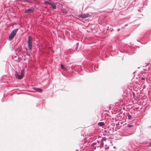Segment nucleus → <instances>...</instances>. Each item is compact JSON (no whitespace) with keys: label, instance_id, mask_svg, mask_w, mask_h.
I'll list each match as a JSON object with an SVG mask.
<instances>
[{"label":"nucleus","instance_id":"4","mask_svg":"<svg viewBox=\"0 0 151 151\" xmlns=\"http://www.w3.org/2000/svg\"><path fill=\"white\" fill-rule=\"evenodd\" d=\"M99 68V65L98 63L95 64L94 65L93 64L90 63L89 64H87L84 67V70L87 73H91L93 71V68L96 71L98 70L97 69Z\"/></svg>","mask_w":151,"mask_h":151},{"label":"nucleus","instance_id":"32","mask_svg":"<svg viewBox=\"0 0 151 151\" xmlns=\"http://www.w3.org/2000/svg\"><path fill=\"white\" fill-rule=\"evenodd\" d=\"M147 128L148 129L151 128V126H148Z\"/></svg>","mask_w":151,"mask_h":151},{"label":"nucleus","instance_id":"43","mask_svg":"<svg viewBox=\"0 0 151 151\" xmlns=\"http://www.w3.org/2000/svg\"><path fill=\"white\" fill-rule=\"evenodd\" d=\"M1 101L3 102V101H2V100H1Z\"/></svg>","mask_w":151,"mask_h":151},{"label":"nucleus","instance_id":"1","mask_svg":"<svg viewBox=\"0 0 151 151\" xmlns=\"http://www.w3.org/2000/svg\"><path fill=\"white\" fill-rule=\"evenodd\" d=\"M86 58L91 60H95L96 61H98L99 59L103 60H105V58L108 57V55L106 54V52L105 51H103L102 50L99 54H96L89 51L87 52L86 53Z\"/></svg>","mask_w":151,"mask_h":151},{"label":"nucleus","instance_id":"38","mask_svg":"<svg viewBox=\"0 0 151 151\" xmlns=\"http://www.w3.org/2000/svg\"><path fill=\"white\" fill-rule=\"evenodd\" d=\"M103 140V138H102L101 139V141Z\"/></svg>","mask_w":151,"mask_h":151},{"label":"nucleus","instance_id":"2","mask_svg":"<svg viewBox=\"0 0 151 151\" xmlns=\"http://www.w3.org/2000/svg\"><path fill=\"white\" fill-rule=\"evenodd\" d=\"M119 46L121 49H120V48H119V51L121 52H124L130 55H132L135 53L136 49L132 46L123 43H119Z\"/></svg>","mask_w":151,"mask_h":151},{"label":"nucleus","instance_id":"36","mask_svg":"<svg viewBox=\"0 0 151 151\" xmlns=\"http://www.w3.org/2000/svg\"><path fill=\"white\" fill-rule=\"evenodd\" d=\"M113 30H114V29H111V32H112V31H113Z\"/></svg>","mask_w":151,"mask_h":151},{"label":"nucleus","instance_id":"9","mask_svg":"<svg viewBox=\"0 0 151 151\" xmlns=\"http://www.w3.org/2000/svg\"><path fill=\"white\" fill-rule=\"evenodd\" d=\"M27 43L28 49L32 51V44L30 40V37L29 36H28Z\"/></svg>","mask_w":151,"mask_h":151},{"label":"nucleus","instance_id":"26","mask_svg":"<svg viewBox=\"0 0 151 151\" xmlns=\"http://www.w3.org/2000/svg\"><path fill=\"white\" fill-rule=\"evenodd\" d=\"M109 148V146H108L107 145H105V147H104V150H107V149Z\"/></svg>","mask_w":151,"mask_h":151},{"label":"nucleus","instance_id":"28","mask_svg":"<svg viewBox=\"0 0 151 151\" xmlns=\"http://www.w3.org/2000/svg\"><path fill=\"white\" fill-rule=\"evenodd\" d=\"M120 127H116L115 128V129H114V130L115 131H116V130H117L118 129H119L120 128Z\"/></svg>","mask_w":151,"mask_h":151},{"label":"nucleus","instance_id":"30","mask_svg":"<svg viewBox=\"0 0 151 151\" xmlns=\"http://www.w3.org/2000/svg\"><path fill=\"white\" fill-rule=\"evenodd\" d=\"M121 110H122V109L121 108H119L118 109L119 112H120V113L119 114H121Z\"/></svg>","mask_w":151,"mask_h":151},{"label":"nucleus","instance_id":"11","mask_svg":"<svg viewBox=\"0 0 151 151\" xmlns=\"http://www.w3.org/2000/svg\"><path fill=\"white\" fill-rule=\"evenodd\" d=\"M91 15L88 13H86V14H81L78 15V17L79 18H88Z\"/></svg>","mask_w":151,"mask_h":151},{"label":"nucleus","instance_id":"18","mask_svg":"<svg viewBox=\"0 0 151 151\" xmlns=\"http://www.w3.org/2000/svg\"><path fill=\"white\" fill-rule=\"evenodd\" d=\"M79 45V43L78 42H77L76 44V47L74 48V51H77V52H78L79 50H78Z\"/></svg>","mask_w":151,"mask_h":151},{"label":"nucleus","instance_id":"12","mask_svg":"<svg viewBox=\"0 0 151 151\" xmlns=\"http://www.w3.org/2000/svg\"><path fill=\"white\" fill-rule=\"evenodd\" d=\"M96 141H97L96 142L92 143L91 145L95 148L96 147L98 148L100 147V148H101L100 147L101 144H100V141L98 140H97Z\"/></svg>","mask_w":151,"mask_h":151},{"label":"nucleus","instance_id":"29","mask_svg":"<svg viewBox=\"0 0 151 151\" xmlns=\"http://www.w3.org/2000/svg\"><path fill=\"white\" fill-rule=\"evenodd\" d=\"M120 125V122H118L117 123H116V126H117L119 125Z\"/></svg>","mask_w":151,"mask_h":151},{"label":"nucleus","instance_id":"41","mask_svg":"<svg viewBox=\"0 0 151 151\" xmlns=\"http://www.w3.org/2000/svg\"><path fill=\"white\" fill-rule=\"evenodd\" d=\"M134 73H135V72H133V73L134 74Z\"/></svg>","mask_w":151,"mask_h":151},{"label":"nucleus","instance_id":"6","mask_svg":"<svg viewBox=\"0 0 151 151\" xmlns=\"http://www.w3.org/2000/svg\"><path fill=\"white\" fill-rule=\"evenodd\" d=\"M137 42H140L142 44H145L150 40V35L148 33H145L142 37L140 40H137Z\"/></svg>","mask_w":151,"mask_h":151},{"label":"nucleus","instance_id":"25","mask_svg":"<svg viewBox=\"0 0 151 151\" xmlns=\"http://www.w3.org/2000/svg\"><path fill=\"white\" fill-rule=\"evenodd\" d=\"M139 136L140 138H142L144 137L145 135L143 133H142L140 134Z\"/></svg>","mask_w":151,"mask_h":151},{"label":"nucleus","instance_id":"5","mask_svg":"<svg viewBox=\"0 0 151 151\" xmlns=\"http://www.w3.org/2000/svg\"><path fill=\"white\" fill-rule=\"evenodd\" d=\"M41 56L44 58H47L49 53L48 47L47 44L45 42L44 45H42V49L40 51Z\"/></svg>","mask_w":151,"mask_h":151},{"label":"nucleus","instance_id":"34","mask_svg":"<svg viewBox=\"0 0 151 151\" xmlns=\"http://www.w3.org/2000/svg\"><path fill=\"white\" fill-rule=\"evenodd\" d=\"M111 125H112V126H113L115 125V124L114 123H113L111 124Z\"/></svg>","mask_w":151,"mask_h":151},{"label":"nucleus","instance_id":"20","mask_svg":"<svg viewBox=\"0 0 151 151\" xmlns=\"http://www.w3.org/2000/svg\"><path fill=\"white\" fill-rule=\"evenodd\" d=\"M49 5H51V7L53 9H56V6L54 3L51 2Z\"/></svg>","mask_w":151,"mask_h":151},{"label":"nucleus","instance_id":"3","mask_svg":"<svg viewBox=\"0 0 151 151\" xmlns=\"http://www.w3.org/2000/svg\"><path fill=\"white\" fill-rule=\"evenodd\" d=\"M125 125L126 127L124 134L125 136H128L132 135L135 132V125L131 124H125L123 126Z\"/></svg>","mask_w":151,"mask_h":151},{"label":"nucleus","instance_id":"37","mask_svg":"<svg viewBox=\"0 0 151 151\" xmlns=\"http://www.w3.org/2000/svg\"><path fill=\"white\" fill-rule=\"evenodd\" d=\"M150 64V63H147V65H149V64Z\"/></svg>","mask_w":151,"mask_h":151},{"label":"nucleus","instance_id":"22","mask_svg":"<svg viewBox=\"0 0 151 151\" xmlns=\"http://www.w3.org/2000/svg\"><path fill=\"white\" fill-rule=\"evenodd\" d=\"M105 124L104 122H99L98 123V125L100 127H102Z\"/></svg>","mask_w":151,"mask_h":151},{"label":"nucleus","instance_id":"17","mask_svg":"<svg viewBox=\"0 0 151 151\" xmlns=\"http://www.w3.org/2000/svg\"><path fill=\"white\" fill-rule=\"evenodd\" d=\"M130 114L133 116H135L137 115V113L136 111L131 110L130 111Z\"/></svg>","mask_w":151,"mask_h":151},{"label":"nucleus","instance_id":"27","mask_svg":"<svg viewBox=\"0 0 151 151\" xmlns=\"http://www.w3.org/2000/svg\"><path fill=\"white\" fill-rule=\"evenodd\" d=\"M140 79L142 81H145V77H140Z\"/></svg>","mask_w":151,"mask_h":151},{"label":"nucleus","instance_id":"10","mask_svg":"<svg viewBox=\"0 0 151 151\" xmlns=\"http://www.w3.org/2000/svg\"><path fill=\"white\" fill-rule=\"evenodd\" d=\"M14 75L16 78L18 79H21L24 76V74L22 73V71H21L20 74H19L17 70L15 71Z\"/></svg>","mask_w":151,"mask_h":151},{"label":"nucleus","instance_id":"24","mask_svg":"<svg viewBox=\"0 0 151 151\" xmlns=\"http://www.w3.org/2000/svg\"><path fill=\"white\" fill-rule=\"evenodd\" d=\"M51 2L50 1H44V3L45 4H47L49 5Z\"/></svg>","mask_w":151,"mask_h":151},{"label":"nucleus","instance_id":"31","mask_svg":"<svg viewBox=\"0 0 151 151\" xmlns=\"http://www.w3.org/2000/svg\"><path fill=\"white\" fill-rule=\"evenodd\" d=\"M133 98H134V100H137V99H136V98L135 97V96H133V97L132 98V99Z\"/></svg>","mask_w":151,"mask_h":151},{"label":"nucleus","instance_id":"7","mask_svg":"<svg viewBox=\"0 0 151 151\" xmlns=\"http://www.w3.org/2000/svg\"><path fill=\"white\" fill-rule=\"evenodd\" d=\"M137 149L139 151H150L151 150V142L140 146L138 147Z\"/></svg>","mask_w":151,"mask_h":151},{"label":"nucleus","instance_id":"33","mask_svg":"<svg viewBox=\"0 0 151 151\" xmlns=\"http://www.w3.org/2000/svg\"><path fill=\"white\" fill-rule=\"evenodd\" d=\"M123 124V123L122 122H120V124Z\"/></svg>","mask_w":151,"mask_h":151},{"label":"nucleus","instance_id":"15","mask_svg":"<svg viewBox=\"0 0 151 151\" xmlns=\"http://www.w3.org/2000/svg\"><path fill=\"white\" fill-rule=\"evenodd\" d=\"M32 88L34 90L40 93L42 92V89L40 88L33 87Z\"/></svg>","mask_w":151,"mask_h":151},{"label":"nucleus","instance_id":"23","mask_svg":"<svg viewBox=\"0 0 151 151\" xmlns=\"http://www.w3.org/2000/svg\"><path fill=\"white\" fill-rule=\"evenodd\" d=\"M128 24H126L124 25V26L122 27L121 28L117 29V31L119 32L120 30L124 28V27H125L127 26L128 25Z\"/></svg>","mask_w":151,"mask_h":151},{"label":"nucleus","instance_id":"19","mask_svg":"<svg viewBox=\"0 0 151 151\" xmlns=\"http://www.w3.org/2000/svg\"><path fill=\"white\" fill-rule=\"evenodd\" d=\"M127 115L128 117V120H130L132 119V116H132V115L130 114L129 113H127Z\"/></svg>","mask_w":151,"mask_h":151},{"label":"nucleus","instance_id":"40","mask_svg":"<svg viewBox=\"0 0 151 151\" xmlns=\"http://www.w3.org/2000/svg\"><path fill=\"white\" fill-rule=\"evenodd\" d=\"M76 151H79L78 150H76Z\"/></svg>","mask_w":151,"mask_h":151},{"label":"nucleus","instance_id":"13","mask_svg":"<svg viewBox=\"0 0 151 151\" xmlns=\"http://www.w3.org/2000/svg\"><path fill=\"white\" fill-rule=\"evenodd\" d=\"M35 11V9L33 7H32L26 9L25 11L24 12L26 14H30L33 12Z\"/></svg>","mask_w":151,"mask_h":151},{"label":"nucleus","instance_id":"16","mask_svg":"<svg viewBox=\"0 0 151 151\" xmlns=\"http://www.w3.org/2000/svg\"><path fill=\"white\" fill-rule=\"evenodd\" d=\"M100 24L103 26H105L107 24V22L104 20L101 21Z\"/></svg>","mask_w":151,"mask_h":151},{"label":"nucleus","instance_id":"14","mask_svg":"<svg viewBox=\"0 0 151 151\" xmlns=\"http://www.w3.org/2000/svg\"><path fill=\"white\" fill-rule=\"evenodd\" d=\"M81 66L80 65L76 66L73 68L74 70L78 73L81 71Z\"/></svg>","mask_w":151,"mask_h":151},{"label":"nucleus","instance_id":"8","mask_svg":"<svg viewBox=\"0 0 151 151\" xmlns=\"http://www.w3.org/2000/svg\"><path fill=\"white\" fill-rule=\"evenodd\" d=\"M18 30V29L17 28L14 29L12 31L9 36L8 40L9 41L12 40L14 38Z\"/></svg>","mask_w":151,"mask_h":151},{"label":"nucleus","instance_id":"35","mask_svg":"<svg viewBox=\"0 0 151 151\" xmlns=\"http://www.w3.org/2000/svg\"><path fill=\"white\" fill-rule=\"evenodd\" d=\"M109 109H111V106H109Z\"/></svg>","mask_w":151,"mask_h":151},{"label":"nucleus","instance_id":"39","mask_svg":"<svg viewBox=\"0 0 151 151\" xmlns=\"http://www.w3.org/2000/svg\"><path fill=\"white\" fill-rule=\"evenodd\" d=\"M50 0V1H54L55 0Z\"/></svg>","mask_w":151,"mask_h":151},{"label":"nucleus","instance_id":"42","mask_svg":"<svg viewBox=\"0 0 151 151\" xmlns=\"http://www.w3.org/2000/svg\"><path fill=\"white\" fill-rule=\"evenodd\" d=\"M109 130H111V129H109Z\"/></svg>","mask_w":151,"mask_h":151},{"label":"nucleus","instance_id":"21","mask_svg":"<svg viewBox=\"0 0 151 151\" xmlns=\"http://www.w3.org/2000/svg\"><path fill=\"white\" fill-rule=\"evenodd\" d=\"M61 68L62 69L65 70L67 71L68 70V69L66 67L64 66L63 64H61Z\"/></svg>","mask_w":151,"mask_h":151}]
</instances>
